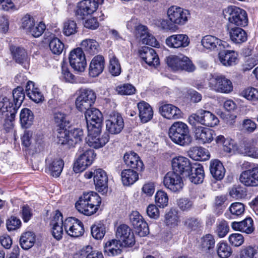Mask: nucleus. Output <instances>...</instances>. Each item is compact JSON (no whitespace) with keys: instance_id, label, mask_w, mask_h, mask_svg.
Listing matches in <instances>:
<instances>
[{"instance_id":"nucleus-34","label":"nucleus","mask_w":258,"mask_h":258,"mask_svg":"<svg viewBox=\"0 0 258 258\" xmlns=\"http://www.w3.org/2000/svg\"><path fill=\"white\" fill-rule=\"evenodd\" d=\"M123 245L117 239H113L107 241L104 245V252L108 256H114L120 254L121 247Z\"/></svg>"},{"instance_id":"nucleus-11","label":"nucleus","mask_w":258,"mask_h":258,"mask_svg":"<svg viewBox=\"0 0 258 258\" xmlns=\"http://www.w3.org/2000/svg\"><path fill=\"white\" fill-rule=\"evenodd\" d=\"M105 121L106 128L109 133L115 135L120 133L124 127L123 118L119 112L113 111L108 114Z\"/></svg>"},{"instance_id":"nucleus-49","label":"nucleus","mask_w":258,"mask_h":258,"mask_svg":"<svg viewBox=\"0 0 258 258\" xmlns=\"http://www.w3.org/2000/svg\"><path fill=\"white\" fill-rule=\"evenodd\" d=\"M190 156L195 160H206L210 158L209 153L206 152L205 149L202 147L193 148Z\"/></svg>"},{"instance_id":"nucleus-28","label":"nucleus","mask_w":258,"mask_h":258,"mask_svg":"<svg viewBox=\"0 0 258 258\" xmlns=\"http://www.w3.org/2000/svg\"><path fill=\"white\" fill-rule=\"evenodd\" d=\"M94 181L96 189L99 192L107 190L108 177L106 173L102 169H97L93 172Z\"/></svg>"},{"instance_id":"nucleus-31","label":"nucleus","mask_w":258,"mask_h":258,"mask_svg":"<svg viewBox=\"0 0 258 258\" xmlns=\"http://www.w3.org/2000/svg\"><path fill=\"white\" fill-rule=\"evenodd\" d=\"M123 161L125 164L130 168L141 171L144 164L138 155L134 152H129L124 154Z\"/></svg>"},{"instance_id":"nucleus-52","label":"nucleus","mask_w":258,"mask_h":258,"mask_svg":"<svg viewBox=\"0 0 258 258\" xmlns=\"http://www.w3.org/2000/svg\"><path fill=\"white\" fill-rule=\"evenodd\" d=\"M71 139L70 146L74 147L76 144L82 141L84 138L83 131L81 128H74L70 131Z\"/></svg>"},{"instance_id":"nucleus-23","label":"nucleus","mask_w":258,"mask_h":258,"mask_svg":"<svg viewBox=\"0 0 258 258\" xmlns=\"http://www.w3.org/2000/svg\"><path fill=\"white\" fill-rule=\"evenodd\" d=\"M159 111L163 117L168 119H177L182 117L181 110L171 104H162Z\"/></svg>"},{"instance_id":"nucleus-17","label":"nucleus","mask_w":258,"mask_h":258,"mask_svg":"<svg viewBox=\"0 0 258 258\" xmlns=\"http://www.w3.org/2000/svg\"><path fill=\"white\" fill-rule=\"evenodd\" d=\"M172 171L180 175H189V172L192 169V165L189 160L183 156H177L173 158L171 161Z\"/></svg>"},{"instance_id":"nucleus-53","label":"nucleus","mask_w":258,"mask_h":258,"mask_svg":"<svg viewBox=\"0 0 258 258\" xmlns=\"http://www.w3.org/2000/svg\"><path fill=\"white\" fill-rule=\"evenodd\" d=\"M165 222L168 226H175L179 222L178 211L176 209H171L165 215Z\"/></svg>"},{"instance_id":"nucleus-55","label":"nucleus","mask_w":258,"mask_h":258,"mask_svg":"<svg viewBox=\"0 0 258 258\" xmlns=\"http://www.w3.org/2000/svg\"><path fill=\"white\" fill-rule=\"evenodd\" d=\"M77 26L75 21L68 20L63 23V33L67 36L72 35L77 32Z\"/></svg>"},{"instance_id":"nucleus-8","label":"nucleus","mask_w":258,"mask_h":258,"mask_svg":"<svg viewBox=\"0 0 258 258\" xmlns=\"http://www.w3.org/2000/svg\"><path fill=\"white\" fill-rule=\"evenodd\" d=\"M166 62L173 71L184 70L188 72H193L195 67L189 59L183 55H170L166 57Z\"/></svg>"},{"instance_id":"nucleus-41","label":"nucleus","mask_w":258,"mask_h":258,"mask_svg":"<svg viewBox=\"0 0 258 258\" xmlns=\"http://www.w3.org/2000/svg\"><path fill=\"white\" fill-rule=\"evenodd\" d=\"M35 242V235L31 231L23 233L20 239V244L24 249H28L32 247Z\"/></svg>"},{"instance_id":"nucleus-43","label":"nucleus","mask_w":258,"mask_h":258,"mask_svg":"<svg viewBox=\"0 0 258 258\" xmlns=\"http://www.w3.org/2000/svg\"><path fill=\"white\" fill-rule=\"evenodd\" d=\"M53 120L58 128H66L70 123L68 115L62 110L53 113Z\"/></svg>"},{"instance_id":"nucleus-9","label":"nucleus","mask_w":258,"mask_h":258,"mask_svg":"<svg viewBox=\"0 0 258 258\" xmlns=\"http://www.w3.org/2000/svg\"><path fill=\"white\" fill-rule=\"evenodd\" d=\"M79 152L80 155L73 167L76 173L84 171L92 163L95 157L94 151L90 149H80Z\"/></svg>"},{"instance_id":"nucleus-24","label":"nucleus","mask_w":258,"mask_h":258,"mask_svg":"<svg viewBox=\"0 0 258 258\" xmlns=\"http://www.w3.org/2000/svg\"><path fill=\"white\" fill-rule=\"evenodd\" d=\"M226 29L231 41L236 44L245 42L247 39L246 32L242 28L227 25Z\"/></svg>"},{"instance_id":"nucleus-33","label":"nucleus","mask_w":258,"mask_h":258,"mask_svg":"<svg viewBox=\"0 0 258 258\" xmlns=\"http://www.w3.org/2000/svg\"><path fill=\"white\" fill-rule=\"evenodd\" d=\"M184 176L188 177L189 180L195 184L201 183L205 176L204 168L200 164H194L189 172V175H185Z\"/></svg>"},{"instance_id":"nucleus-51","label":"nucleus","mask_w":258,"mask_h":258,"mask_svg":"<svg viewBox=\"0 0 258 258\" xmlns=\"http://www.w3.org/2000/svg\"><path fill=\"white\" fill-rule=\"evenodd\" d=\"M49 46L51 52L56 55L60 54L64 48L63 43L60 39L55 37L51 38Z\"/></svg>"},{"instance_id":"nucleus-56","label":"nucleus","mask_w":258,"mask_h":258,"mask_svg":"<svg viewBox=\"0 0 258 258\" xmlns=\"http://www.w3.org/2000/svg\"><path fill=\"white\" fill-rule=\"evenodd\" d=\"M116 91L120 95H131L135 93L136 89L130 84H124L117 86Z\"/></svg>"},{"instance_id":"nucleus-18","label":"nucleus","mask_w":258,"mask_h":258,"mask_svg":"<svg viewBox=\"0 0 258 258\" xmlns=\"http://www.w3.org/2000/svg\"><path fill=\"white\" fill-rule=\"evenodd\" d=\"M98 6L95 0H84L78 4L76 15L79 19L84 20L86 16L95 12Z\"/></svg>"},{"instance_id":"nucleus-45","label":"nucleus","mask_w":258,"mask_h":258,"mask_svg":"<svg viewBox=\"0 0 258 258\" xmlns=\"http://www.w3.org/2000/svg\"><path fill=\"white\" fill-rule=\"evenodd\" d=\"M258 247L248 245L243 247L240 250L239 255L235 258H257Z\"/></svg>"},{"instance_id":"nucleus-54","label":"nucleus","mask_w":258,"mask_h":258,"mask_svg":"<svg viewBox=\"0 0 258 258\" xmlns=\"http://www.w3.org/2000/svg\"><path fill=\"white\" fill-rule=\"evenodd\" d=\"M155 201L157 206L164 208L168 205V197L164 191L158 190L155 196Z\"/></svg>"},{"instance_id":"nucleus-3","label":"nucleus","mask_w":258,"mask_h":258,"mask_svg":"<svg viewBox=\"0 0 258 258\" xmlns=\"http://www.w3.org/2000/svg\"><path fill=\"white\" fill-rule=\"evenodd\" d=\"M101 202V199L96 192H85L76 203L75 207L80 213L90 216L96 212Z\"/></svg>"},{"instance_id":"nucleus-58","label":"nucleus","mask_w":258,"mask_h":258,"mask_svg":"<svg viewBox=\"0 0 258 258\" xmlns=\"http://www.w3.org/2000/svg\"><path fill=\"white\" fill-rule=\"evenodd\" d=\"M109 71L114 76H118L121 73V67L117 58L113 56L110 59Z\"/></svg>"},{"instance_id":"nucleus-29","label":"nucleus","mask_w":258,"mask_h":258,"mask_svg":"<svg viewBox=\"0 0 258 258\" xmlns=\"http://www.w3.org/2000/svg\"><path fill=\"white\" fill-rule=\"evenodd\" d=\"M215 245L214 236L211 234L203 236L200 240L199 247L202 252L210 255L214 252Z\"/></svg>"},{"instance_id":"nucleus-27","label":"nucleus","mask_w":258,"mask_h":258,"mask_svg":"<svg viewBox=\"0 0 258 258\" xmlns=\"http://www.w3.org/2000/svg\"><path fill=\"white\" fill-rule=\"evenodd\" d=\"M63 223L62 214L58 211H56L55 216L51 222V225L52 226V234L57 240H60L62 238Z\"/></svg>"},{"instance_id":"nucleus-64","label":"nucleus","mask_w":258,"mask_h":258,"mask_svg":"<svg viewBox=\"0 0 258 258\" xmlns=\"http://www.w3.org/2000/svg\"><path fill=\"white\" fill-rule=\"evenodd\" d=\"M243 96L247 100H258V90L253 87H248L242 92Z\"/></svg>"},{"instance_id":"nucleus-1","label":"nucleus","mask_w":258,"mask_h":258,"mask_svg":"<svg viewBox=\"0 0 258 258\" xmlns=\"http://www.w3.org/2000/svg\"><path fill=\"white\" fill-rule=\"evenodd\" d=\"M167 19H160L158 21V25L162 30L174 32L178 29L176 25H185L190 18V14L188 10L182 8L172 6L169 7L167 12Z\"/></svg>"},{"instance_id":"nucleus-37","label":"nucleus","mask_w":258,"mask_h":258,"mask_svg":"<svg viewBox=\"0 0 258 258\" xmlns=\"http://www.w3.org/2000/svg\"><path fill=\"white\" fill-rule=\"evenodd\" d=\"M139 117L143 122L150 120L153 116V111L151 106L147 102L142 101L138 103Z\"/></svg>"},{"instance_id":"nucleus-21","label":"nucleus","mask_w":258,"mask_h":258,"mask_svg":"<svg viewBox=\"0 0 258 258\" xmlns=\"http://www.w3.org/2000/svg\"><path fill=\"white\" fill-rule=\"evenodd\" d=\"M88 130L94 127L100 128L103 119L101 112L97 108H92L85 112Z\"/></svg>"},{"instance_id":"nucleus-46","label":"nucleus","mask_w":258,"mask_h":258,"mask_svg":"<svg viewBox=\"0 0 258 258\" xmlns=\"http://www.w3.org/2000/svg\"><path fill=\"white\" fill-rule=\"evenodd\" d=\"M20 119L22 125L27 128L33 123L34 119L33 113L29 109L23 108L20 112Z\"/></svg>"},{"instance_id":"nucleus-47","label":"nucleus","mask_w":258,"mask_h":258,"mask_svg":"<svg viewBox=\"0 0 258 258\" xmlns=\"http://www.w3.org/2000/svg\"><path fill=\"white\" fill-rule=\"evenodd\" d=\"M216 249L218 256L220 258H228L232 253L230 246L223 241L217 243Z\"/></svg>"},{"instance_id":"nucleus-32","label":"nucleus","mask_w":258,"mask_h":258,"mask_svg":"<svg viewBox=\"0 0 258 258\" xmlns=\"http://www.w3.org/2000/svg\"><path fill=\"white\" fill-rule=\"evenodd\" d=\"M231 227L236 231H239L246 234H251L254 230L253 221L250 217H246L240 222H233L231 223Z\"/></svg>"},{"instance_id":"nucleus-26","label":"nucleus","mask_w":258,"mask_h":258,"mask_svg":"<svg viewBox=\"0 0 258 258\" xmlns=\"http://www.w3.org/2000/svg\"><path fill=\"white\" fill-rule=\"evenodd\" d=\"M139 53L142 59L149 66L155 67L159 64V57L153 48L144 46Z\"/></svg>"},{"instance_id":"nucleus-38","label":"nucleus","mask_w":258,"mask_h":258,"mask_svg":"<svg viewBox=\"0 0 258 258\" xmlns=\"http://www.w3.org/2000/svg\"><path fill=\"white\" fill-rule=\"evenodd\" d=\"M201 43L204 47L211 50L220 49L222 47V40L212 35L203 37Z\"/></svg>"},{"instance_id":"nucleus-62","label":"nucleus","mask_w":258,"mask_h":258,"mask_svg":"<svg viewBox=\"0 0 258 258\" xmlns=\"http://www.w3.org/2000/svg\"><path fill=\"white\" fill-rule=\"evenodd\" d=\"M79 96L86 101L89 102L90 105H92L96 99V95L95 92L90 89H84L81 91Z\"/></svg>"},{"instance_id":"nucleus-44","label":"nucleus","mask_w":258,"mask_h":258,"mask_svg":"<svg viewBox=\"0 0 258 258\" xmlns=\"http://www.w3.org/2000/svg\"><path fill=\"white\" fill-rule=\"evenodd\" d=\"M183 222L185 227L190 232L198 230L203 226L201 220L194 217H186Z\"/></svg>"},{"instance_id":"nucleus-20","label":"nucleus","mask_w":258,"mask_h":258,"mask_svg":"<svg viewBox=\"0 0 258 258\" xmlns=\"http://www.w3.org/2000/svg\"><path fill=\"white\" fill-rule=\"evenodd\" d=\"M196 140L201 144L211 143L214 139L215 132L198 124L192 126Z\"/></svg>"},{"instance_id":"nucleus-35","label":"nucleus","mask_w":258,"mask_h":258,"mask_svg":"<svg viewBox=\"0 0 258 258\" xmlns=\"http://www.w3.org/2000/svg\"><path fill=\"white\" fill-rule=\"evenodd\" d=\"M26 93L28 97L36 103L41 102L44 97L40 90L35 87L34 83L32 81H28L26 86Z\"/></svg>"},{"instance_id":"nucleus-61","label":"nucleus","mask_w":258,"mask_h":258,"mask_svg":"<svg viewBox=\"0 0 258 258\" xmlns=\"http://www.w3.org/2000/svg\"><path fill=\"white\" fill-rule=\"evenodd\" d=\"M228 241L231 245L238 247L244 243V238L241 234L232 233L229 236Z\"/></svg>"},{"instance_id":"nucleus-57","label":"nucleus","mask_w":258,"mask_h":258,"mask_svg":"<svg viewBox=\"0 0 258 258\" xmlns=\"http://www.w3.org/2000/svg\"><path fill=\"white\" fill-rule=\"evenodd\" d=\"M13 57L16 61L22 63L27 61L28 56L25 50L21 47H17L13 51Z\"/></svg>"},{"instance_id":"nucleus-60","label":"nucleus","mask_w":258,"mask_h":258,"mask_svg":"<svg viewBox=\"0 0 258 258\" xmlns=\"http://www.w3.org/2000/svg\"><path fill=\"white\" fill-rule=\"evenodd\" d=\"M35 20L29 14L25 15L21 19V27L28 33L31 27L34 25Z\"/></svg>"},{"instance_id":"nucleus-48","label":"nucleus","mask_w":258,"mask_h":258,"mask_svg":"<svg viewBox=\"0 0 258 258\" xmlns=\"http://www.w3.org/2000/svg\"><path fill=\"white\" fill-rule=\"evenodd\" d=\"M91 234L96 239H102L106 233L105 226L102 223H98L91 226Z\"/></svg>"},{"instance_id":"nucleus-36","label":"nucleus","mask_w":258,"mask_h":258,"mask_svg":"<svg viewBox=\"0 0 258 258\" xmlns=\"http://www.w3.org/2000/svg\"><path fill=\"white\" fill-rule=\"evenodd\" d=\"M210 170L212 176L216 180L222 179L225 175V169L224 166L218 159L210 161Z\"/></svg>"},{"instance_id":"nucleus-50","label":"nucleus","mask_w":258,"mask_h":258,"mask_svg":"<svg viewBox=\"0 0 258 258\" xmlns=\"http://www.w3.org/2000/svg\"><path fill=\"white\" fill-rule=\"evenodd\" d=\"M57 138L58 139V143L67 145L68 147L70 146V140L71 139V136L70 134V131H68L66 128H57Z\"/></svg>"},{"instance_id":"nucleus-40","label":"nucleus","mask_w":258,"mask_h":258,"mask_svg":"<svg viewBox=\"0 0 258 258\" xmlns=\"http://www.w3.org/2000/svg\"><path fill=\"white\" fill-rule=\"evenodd\" d=\"M81 48L88 54L93 55L98 52L99 44L94 39H87L81 42Z\"/></svg>"},{"instance_id":"nucleus-6","label":"nucleus","mask_w":258,"mask_h":258,"mask_svg":"<svg viewBox=\"0 0 258 258\" xmlns=\"http://www.w3.org/2000/svg\"><path fill=\"white\" fill-rule=\"evenodd\" d=\"M188 120L191 126L199 123L213 127L217 125L219 122V119L215 115L209 111L202 109L190 115Z\"/></svg>"},{"instance_id":"nucleus-42","label":"nucleus","mask_w":258,"mask_h":258,"mask_svg":"<svg viewBox=\"0 0 258 258\" xmlns=\"http://www.w3.org/2000/svg\"><path fill=\"white\" fill-rule=\"evenodd\" d=\"M121 180L124 185L134 184L138 179V173L132 169H125L121 173Z\"/></svg>"},{"instance_id":"nucleus-16","label":"nucleus","mask_w":258,"mask_h":258,"mask_svg":"<svg viewBox=\"0 0 258 258\" xmlns=\"http://www.w3.org/2000/svg\"><path fill=\"white\" fill-rule=\"evenodd\" d=\"M130 220L136 232L141 237L147 235L149 231L147 223L137 211H133L130 215Z\"/></svg>"},{"instance_id":"nucleus-15","label":"nucleus","mask_w":258,"mask_h":258,"mask_svg":"<svg viewBox=\"0 0 258 258\" xmlns=\"http://www.w3.org/2000/svg\"><path fill=\"white\" fill-rule=\"evenodd\" d=\"M116 237L125 246H131L135 243L134 233L126 224H121L117 228Z\"/></svg>"},{"instance_id":"nucleus-63","label":"nucleus","mask_w":258,"mask_h":258,"mask_svg":"<svg viewBox=\"0 0 258 258\" xmlns=\"http://www.w3.org/2000/svg\"><path fill=\"white\" fill-rule=\"evenodd\" d=\"M244 205L240 202L233 203L229 208V210L230 213L232 215L235 216H238L243 214L244 213Z\"/></svg>"},{"instance_id":"nucleus-19","label":"nucleus","mask_w":258,"mask_h":258,"mask_svg":"<svg viewBox=\"0 0 258 258\" xmlns=\"http://www.w3.org/2000/svg\"><path fill=\"white\" fill-rule=\"evenodd\" d=\"M240 182L246 186H258V166L242 171L239 177Z\"/></svg>"},{"instance_id":"nucleus-13","label":"nucleus","mask_w":258,"mask_h":258,"mask_svg":"<svg viewBox=\"0 0 258 258\" xmlns=\"http://www.w3.org/2000/svg\"><path fill=\"white\" fill-rule=\"evenodd\" d=\"M63 228L66 233L73 237L81 236L84 232L83 223L74 217L68 218L64 221Z\"/></svg>"},{"instance_id":"nucleus-30","label":"nucleus","mask_w":258,"mask_h":258,"mask_svg":"<svg viewBox=\"0 0 258 258\" xmlns=\"http://www.w3.org/2000/svg\"><path fill=\"white\" fill-rule=\"evenodd\" d=\"M105 61L103 56L97 55L92 59L89 68V74L90 77H96L103 71Z\"/></svg>"},{"instance_id":"nucleus-59","label":"nucleus","mask_w":258,"mask_h":258,"mask_svg":"<svg viewBox=\"0 0 258 258\" xmlns=\"http://www.w3.org/2000/svg\"><path fill=\"white\" fill-rule=\"evenodd\" d=\"M229 227L228 223L225 220H221L217 224L215 233L218 237H224L228 233Z\"/></svg>"},{"instance_id":"nucleus-39","label":"nucleus","mask_w":258,"mask_h":258,"mask_svg":"<svg viewBox=\"0 0 258 258\" xmlns=\"http://www.w3.org/2000/svg\"><path fill=\"white\" fill-rule=\"evenodd\" d=\"M220 62L225 66H231L236 63L237 54L234 51L224 50L219 53Z\"/></svg>"},{"instance_id":"nucleus-14","label":"nucleus","mask_w":258,"mask_h":258,"mask_svg":"<svg viewBox=\"0 0 258 258\" xmlns=\"http://www.w3.org/2000/svg\"><path fill=\"white\" fill-rule=\"evenodd\" d=\"M163 184L167 189L173 192H179L183 186L181 175L172 171L165 174L163 179Z\"/></svg>"},{"instance_id":"nucleus-2","label":"nucleus","mask_w":258,"mask_h":258,"mask_svg":"<svg viewBox=\"0 0 258 258\" xmlns=\"http://www.w3.org/2000/svg\"><path fill=\"white\" fill-rule=\"evenodd\" d=\"M14 102H11L7 97H0V114L7 117L6 119V124L9 121V128L13 125V121L14 120L16 114L19 108L21 105L24 98L25 93L22 87L18 86L13 91Z\"/></svg>"},{"instance_id":"nucleus-12","label":"nucleus","mask_w":258,"mask_h":258,"mask_svg":"<svg viewBox=\"0 0 258 258\" xmlns=\"http://www.w3.org/2000/svg\"><path fill=\"white\" fill-rule=\"evenodd\" d=\"M69 62L75 71L79 72H83L85 71L87 62L85 53L82 48H77L70 52Z\"/></svg>"},{"instance_id":"nucleus-22","label":"nucleus","mask_w":258,"mask_h":258,"mask_svg":"<svg viewBox=\"0 0 258 258\" xmlns=\"http://www.w3.org/2000/svg\"><path fill=\"white\" fill-rule=\"evenodd\" d=\"M190 43L188 36L184 34H173L165 40L166 44L170 48L186 47Z\"/></svg>"},{"instance_id":"nucleus-10","label":"nucleus","mask_w":258,"mask_h":258,"mask_svg":"<svg viewBox=\"0 0 258 258\" xmlns=\"http://www.w3.org/2000/svg\"><path fill=\"white\" fill-rule=\"evenodd\" d=\"M101 129L99 127L89 128L87 144L91 147L98 149L103 147L109 141L108 134L104 133L100 135Z\"/></svg>"},{"instance_id":"nucleus-4","label":"nucleus","mask_w":258,"mask_h":258,"mask_svg":"<svg viewBox=\"0 0 258 258\" xmlns=\"http://www.w3.org/2000/svg\"><path fill=\"white\" fill-rule=\"evenodd\" d=\"M169 136L175 144L185 147L190 145L192 137L187 125L182 121L174 122L169 130Z\"/></svg>"},{"instance_id":"nucleus-5","label":"nucleus","mask_w":258,"mask_h":258,"mask_svg":"<svg viewBox=\"0 0 258 258\" xmlns=\"http://www.w3.org/2000/svg\"><path fill=\"white\" fill-rule=\"evenodd\" d=\"M224 17L228 20L227 25L234 24L245 27L248 24L247 15L245 11L236 6L228 7L224 11Z\"/></svg>"},{"instance_id":"nucleus-7","label":"nucleus","mask_w":258,"mask_h":258,"mask_svg":"<svg viewBox=\"0 0 258 258\" xmlns=\"http://www.w3.org/2000/svg\"><path fill=\"white\" fill-rule=\"evenodd\" d=\"M209 87L216 92L228 94L233 90L231 81L222 74H214L209 80Z\"/></svg>"},{"instance_id":"nucleus-25","label":"nucleus","mask_w":258,"mask_h":258,"mask_svg":"<svg viewBox=\"0 0 258 258\" xmlns=\"http://www.w3.org/2000/svg\"><path fill=\"white\" fill-rule=\"evenodd\" d=\"M46 162V170L48 171V173L54 177H59L64 166L63 161L59 158L54 159L48 158Z\"/></svg>"}]
</instances>
